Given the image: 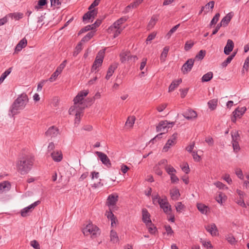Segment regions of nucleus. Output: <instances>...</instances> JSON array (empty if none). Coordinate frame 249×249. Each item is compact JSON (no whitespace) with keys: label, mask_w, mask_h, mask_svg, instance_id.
Masks as SVG:
<instances>
[{"label":"nucleus","mask_w":249,"mask_h":249,"mask_svg":"<svg viewBox=\"0 0 249 249\" xmlns=\"http://www.w3.org/2000/svg\"><path fill=\"white\" fill-rule=\"evenodd\" d=\"M89 93V91L82 90L80 91L73 99L74 105L71 106L69 110L71 115L75 114V124H78L80 122L81 117L83 115V110L85 108V104L83 100Z\"/></svg>","instance_id":"obj_1"},{"label":"nucleus","mask_w":249,"mask_h":249,"mask_svg":"<svg viewBox=\"0 0 249 249\" xmlns=\"http://www.w3.org/2000/svg\"><path fill=\"white\" fill-rule=\"evenodd\" d=\"M34 161V157L31 155H26L20 158L16 163L17 171L21 175L27 174L32 168Z\"/></svg>","instance_id":"obj_2"},{"label":"nucleus","mask_w":249,"mask_h":249,"mask_svg":"<svg viewBox=\"0 0 249 249\" xmlns=\"http://www.w3.org/2000/svg\"><path fill=\"white\" fill-rule=\"evenodd\" d=\"M29 101L28 96L25 93L18 95L14 101L10 108V112L13 116L18 114L20 110H23Z\"/></svg>","instance_id":"obj_3"},{"label":"nucleus","mask_w":249,"mask_h":249,"mask_svg":"<svg viewBox=\"0 0 249 249\" xmlns=\"http://www.w3.org/2000/svg\"><path fill=\"white\" fill-rule=\"evenodd\" d=\"M83 233L86 236L91 235L92 238H96L100 234V230L96 225L89 224L83 229Z\"/></svg>","instance_id":"obj_4"},{"label":"nucleus","mask_w":249,"mask_h":249,"mask_svg":"<svg viewBox=\"0 0 249 249\" xmlns=\"http://www.w3.org/2000/svg\"><path fill=\"white\" fill-rule=\"evenodd\" d=\"M105 49L100 50L97 53L95 59L92 66L91 72H95L99 71V68L102 66L105 56Z\"/></svg>","instance_id":"obj_5"},{"label":"nucleus","mask_w":249,"mask_h":249,"mask_svg":"<svg viewBox=\"0 0 249 249\" xmlns=\"http://www.w3.org/2000/svg\"><path fill=\"white\" fill-rule=\"evenodd\" d=\"M120 61L124 63L126 61L135 62L138 58L136 55H132L128 51L122 52L120 54Z\"/></svg>","instance_id":"obj_6"},{"label":"nucleus","mask_w":249,"mask_h":249,"mask_svg":"<svg viewBox=\"0 0 249 249\" xmlns=\"http://www.w3.org/2000/svg\"><path fill=\"white\" fill-rule=\"evenodd\" d=\"M174 124V122H169L167 120L161 121L157 126L156 130L157 132L164 131L167 132L168 129L172 127Z\"/></svg>","instance_id":"obj_7"},{"label":"nucleus","mask_w":249,"mask_h":249,"mask_svg":"<svg viewBox=\"0 0 249 249\" xmlns=\"http://www.w3.org/2000/svg\"><path fill=\"white\" fill-rule=\"evenodd\" d=\"M247 110L246 107H237L232 112V116L231 117L232 122L235 123L237 118H240L245 113Z\"/></svg>","instance_id":"obj_8"},{"label":"nucleus","mask_w":249,"mask_h":249,"mask_svg":"<svg viewBox=\"0 0 249 249\" xmlns=\"http://www.w3.org/2000/svg\"><path fill=\"white\" fill-rule=\"evenodd\" d=\"M95 154L99 157L102 163L107 167L110 168L111 167L110 160L106 154L99 151H96Z\"/></svg>","instance_id":"obj_9"},{"label":"nucleus","mask_w":249,"mask_h":249,"mask_svg":"<svg viewBox=\"0 0 249 249\" xmlns=\"http://www.w3.org/2000/svg\"><path fill=\"white\" fill-rule=\"evenodd\" d=\"M128 19V17L126 16H124L121 17L117 20H116L114 23L111 25L108 29H107V31L108 33H111V31L114 30V29H116L118 27H120V25L125 22Z\"/></svg>","instance_id":"obj_10"},{"label":"nucleus","mask_w":249,"mask_h":249,"mask_svg":"<svg viewBox=\"0 0 249 249\" xmlns=\"http://www.w3.org/2000/svg\"><path fill=\"white\" fill-rule=\"evenodd\" d=\"M194 59L192 58L189 59L182 66L181 68V71L183 74L188 73L190 72L194 64Z\"/></svg>","instance_id":"obj_11"},{"label":"nucleus","mask_w":249,"mask_h":249,"mask_svg":"<svg viewBox=\"0 0 249 249\" xmlns=\"http://www.w3.org/2000/svg\"><path fill=\"white\" fill-rule=\"evenodd\" d=\"M40 203V201L37 200L28 207L24 208L21 211V215L23 217H26L28 215V213L31 212L33 209Z\"/></svg>","instance_id":"obj_12"},{"label":"nucleus","mask_w":249,"mask_h":249,"mask_svg":"<svg viewBox=\"0 0 249 249\" xmlns=\"http://www.w3.org/2000/svg\"><path fill=\"white\" fill-rule=\"evenodd\" d=\"M177 137V133H175L172 135L171 138L167 141V142L163 148V151L164 152H167L171 146H173L176 143Z\"/></svg>","instance_id":"obj_13"},{"label":"nucleus","mask_w":249,"mask_h":249,"mask_svg":"<svg viewBox=\"0 0 249 249\" xmlns=\"http://www.w3.org/2000/svg\"><path fill=\"white\" fill-rule=\"evenodd\" d=\"M142 221L146 225H151L152 221L150 219V215L146 209H142Z\"/></svg>","instance_id":"obj_14"},{"label":"nucleus","mask_w":249,"mask_h":249,"mask_svg":"<svg viewBox=\"0 0 249 249\" xmlns=\"http://www.w3.org/2000/svg\"><path fill=\"white\" fill-rule=\"evenodd\" d=\"M196 112L192 109H188L183 113V116L186 119L193 120L197 117Z\"/></svg>","instance_id":"obj_15"},{"label":"nucleus","mask_w":249,"mask_h":249,"mask_svg":"<svg viewBox=\"0 0 249 249\" xmlns=\"http://www.w3.org/2000/svg\"><path fill=\"white\" fill-rule=\"evenodd\" d=\"M118 196L117 195L112 194L109 195L107 198V206L109 208H113V207H114L116 205L118 201Z\"/></svg>","instance_id":"obj_16"},{"label":"nucleus","mask_w":249,"mask_h":249,"mask_svg":"<svg viewBox=\"0 0 249 249\" xmlns=\"http://www.w3.org/2000/svg\"><path fill=\"white\" fill-rule=\"evenodd\" d=\"M59 130L54 126H51L45 132V135L48 137H55L58 134Z\"/></svg>","instance_id":"obj_17"},{"label":"nucleus","mask_w":249,"mask_h":249,"mask_svg":"<svg viewBox=\"0 0 249 249\" xmlns=\"http://www.w3.org/2000/svg\"><path fill=\"white\" fill-rule=\"evenodd\" d=\"M205 228L206 231L210 233L212 236H216L218 234L217 228L215 224L212 223L210 225H208L205 226Z\"/></svg>","instance_id":"obj_18"},{"label":"nucleus","mask_w":249,"mask_h":249,"mask_svg":"<svg viewBox=\"0 0 249 249\" xmlns=\"http://www.w3.org/2000/svg\"><path fill=\"white\" fill-rule=\"evenodd\" d=\"M51 155L53 160L56 162H60L63 159L62 153L60 150L53 151Z\"/></svg>","instance_id":"obj_19"},{"label":"nucleus","mask_w":249,"mask_h":249,"mask_svg":"<svg viewBox=\"0 0 249 249\" xmlns=\"http://www.w3.org/2000/svg\"><path fill=\"white\" fill-rule=\"evenodd\" d=\"M234 47V43L231 39L227 40V44L224 47V52L226 55H229L230 53L232 51Z\"/></svg>","instance_id":"obj_20"},{"label":"nucleus","mask_w":249,"mask_h":249,"mask_svg":"<svg viewBox=\"0 0 249 249\" xmlns=\"http://www.w3.org/2000/svg\"><path fill=\"white\" fill-rule=\"evenodd\" d=\"M117 67L118 64L116 63L111 64L109 67L108 70L107 71V75L105 77L107 80H108L111 77L113 73L114 72L115 70L117 68Z\"/></svg>","instance_id":"obj_21"},{"label":"nucleus","mask_w":249,"mask_h":249,"mask_svg":"<svg viewBox=\"0 0 249 249\" xmlns=\"http://www.w3.org/2000/svg\"><path fill=\"white\" fill-rule=\"evenodd\" d=\"M10 187V183L8 181L0 183V194L2 193L5 191L9 190Z\"/></svg>","instance_id":"obj_22"},{"label":"nucleus","mask_w":249,"mask_h":249,"mask_svg":"<svg viewBox=\"0 0 249 249\" xmlns=\"http://www.w3.org/2000/svg\"><path fill=\"white\" fill-rule=\"evenodd\" d=\"M170 194L172 199L174 200H178L180 196L179 190L177 188L171 189Z\"/></svg>","instance_id":"obj_23"},{"label":"nucleus","mask_w":249,"mask_h":249,"mask_svg":"<svg viewBox=\"0 0 249 249\" xmlns=\"http://www.w3.org/2000/svg\"><path fill=\"white\" fill-rule=\"evenodd\" d=\"M233 15V13L232 12H230L227 14V15L222 19L221 23H223V26L225 27L228 25V23L232 18Z\"/></svg>","instance_id":"obj_24"},{"label":"nucleus","mask_w":249,"mask_h":249,"mask_svg":"<svg viewBox=\"0 0 249 249\" xmlns=\"http://www.w3.org/2000/svg\"><path fill=\"white\" fill-rule=\"evenodd\" d=\"M27 43V40L25 38L22 39L17 45L15 48V52H18L20 51L22 48L26 46Z\"/></svg>","instance_id":"obj_25"},{"label":"nucleus","mask_w":249,"mask_h":249,"mask_svg":"<svg viewBox=\"0 0 249 249\" xmlns=\"http://www.w3.org/2000/svg\"><path fill=\"white\" fill-rule=\"evenodd\" d=\"M158 18L159 16L158 15H153L151 17V19L150 20L147 25V28L148 30H150L154 27L156 22L158 20Z\"/></svg>","instance_id":"obj_26"},{"label":"nucleus","mask_w":249,"mask_h":249,"mask_svg":"<svg viewBox=\"0 0 249 249\" xmlns=\"http://www.w3.org/2000/svg\"><path fill=\"white\" fill-rule=\"evenodd\" d=\"M181 79L173 81L169 87V92H172L181 83Z\"/></svg>","instance_id":"obj_27"},{"label":"nucleus","mask_w":249,"mask_h":249,"mask_svg":"<svg viewBox=\"0 0 249 249\" xmlns=\"http://www.w3.org/2000/svg\"><path fill=\"white\" fill-rule=\"evenodd\" d=\"M110 241L113 243H116L119 241V237L117 232L114 230H111L110 233Z\"/></svg>","instance_id":"obj_28"},{"label":"nucleus","mask_w":249,"mask_h":249,"mask_svg":"<svg viewBox=\"0 0 249 249\" xmlns=\"http://www.w3.org/2000/svg\"><path fill=\"white\" fill-rule=\"evenodd\" d=\"M7 16L11 18H14L16 20H19L23 17V14L18 12L10 13L7 15Z\"/></svg>","instance_id":"obj_29"},{"label":"nucleus","mask_w":249,"mask_h":249,"mask_svg":"<svg viewBox=\"0 0 249 249\" xmlns=\"http://www.w3.org/2000/svg\"><path fill=\"white\" fill-rule=\"evenodd\" d=\"M197 208L198 210L202 213L206 214L209 209V208L201 203H198L197 204Z\"/></svg>","instance_id":"obj_30"},{"label":"nucleus","mask_w":249,"mask_h":249,"mask_svg":"<svg viewBox=\"0 0 249 249\" xmlns=\"http://www.w3.org/2000/svg\"><path fill=\"white\" fill-rule=\"evenodd\" d=\"M213 77V73L212 72L210 71L205 74L201 78L202 82H208L210 81Z\"/></svg>","instance_id":"obj_31"},{"label":"nucleus","mask_w":249,"mask_h":249,"mask_svg":"<svg viewBox=\"0 0 249 249\" xmlns=\"http://www.w3.org/2000/svg\"><path fill=\"white\" fill-rule=\"evenodd\" d=\"M169 51V47L168 46H166L163 48V51L160 57L161 61L164 62L165 60Z\"/></svg>","instance_id":"obj_32"},{"label":"nucleus","mask_w":249,"mask_h":249,"mask_svg":"<svg viewBox=\"0 0 249 249\" xmlns=\"http://www.w3.org/2000/svg\"><path fill=\"white\" fill-rule=\"evenodd\" d=\"M208 105L209 106V107L211 110H213L215 109L217 107V99H212L210 100L208 103Z\"/></svg>","instance_id":"obj_33"},{"label":"nucleus","mask_w":249,"mask_h":249,"mask_svg":"<svg viewBox=\"0 0 249 249\" xmlns=\"http://www.w3.org/2000/svg\"><path fill=\"white\" fill-rule=\"evenodd\" d=\"M232 144L234 151L237 152L240 150V146L238 141H236V138H234L233 136L232 137Z\"/></svg>","instance_id":"obj_34"},{"label":"nucleus","mask_w":249,"mask_h":249,"mask_svg":"<svg viewBox=\"0 0 249 249\" xmlns=\"http://www.w3.org/2000/svg\"><path fill=\"white\" fill-rule=\"evenodd\" d=\"M47 4V0H39L37 4L35 6L36 10L42 9L43 7Z\"/></svg>","instance_id":"obj_35"},{"label":"nucleus","mask_w":249,"mask_h":249,"mask_svg":"<svg viewBox=\"0 0 249 249\" xmlns=\"http://www.w3.org/2000/svg\"><path fill=\"white\" fill-rule=\"evenodd\" d=\"M94 35V32H89L81 40V42H87L89 41Z\"/></svg>","instance_id":"obj_36"},{"label":"nucleus","mask_w":249,"mask_h":249,"mask_svg":"<svg viewBox=\"0 0 249 249\" xmlns=\"http://www.w3.org/2000/svg\"><path fill=\"white\" fill-rule=\"evenodd\" d=\"M206 53L205 50H201L196 55L195 57L196 60H200L203 59Z\"/></svg>","instance_id":"obj_37"},{"label":"nucleus","mask_w":249,"mask_h":249,"mask_svg":"<svg viewBox=\"0 0 249 249\" xmlns=\"http://www.w3.org/2000/svg\"><path fill=\"white\" fill-rule=\"evenodd\" d=\"M12 68H9L6 70L0 77V83L3 82L5 78L11 73Z\"/></svg>","instance_id":"obj_38"},{"label":"nucleus","mask_w":249,"mask_h":249,"mask_svg":"<svg viewBox=\"0 0 249 249\" xmlns=\"http://www.w3.org/2000/svg\"><path fill=\"white\" fill-rule=\"evenodd\" d=\"M226 239L231 245H234L237 242L235 238L231 234H229L226 235Z\"/></svg>","instance_id":"obj_39"},{"label":"nucleus","mask_w":249,"mask_h":249,"mask_svg":"<svg viewBox=\"0 0 249 249\" xmlns=\"http://www.w3.org/2000/svg\"><path fill=\"white\" fill-rule=\"evenodd\" d=\"M135 121V117L134 116H133L128 117L125 123V125L129 126L130 127H132L134 124Z\"/></svg>","instance_id":"obj_40"},{"label":"nucleus","mask_w":249,"mask_h":249,"mask_svg":"<svg viewBox=\"0 0 249 249\" xmlns=\"http://www.w3.org/2000/svg\"><path fill=\"white\" fill-rule=\"evenodd\" d=\"M214 5V1H211L208 3H207L205 6H202L201 7V9L200 11L199 12V15H200L203 11H205V9H207V6H210V9L212 10L213 8Z\"/></svg>","instance_id":"obj_41"},{"label":"nucleus","mask_w":249,"mask_h":249,"mask_svg":"<svg viewBox=\"0 0 249 249\" xmlns=\"http://www.w3.org/2000/svg\"><path fill=\"white\" fill-rule=\"evenodd\" d=\"M165 169L167 173L169 175H174L176 172V169L171 165H169L165 167Z\"/></svg>","instance_id":"obj_42"},{"label":"nucleus","mask_w":249,"mask_h":249,"mask_svg":"<svg viewBox=\"0 0 249 249\" xmlns=\"http://www.w3.org/2000/svg\"><path fill=\"white\" fill-rule=\"evenodd\" d=\"M148 228V231L151 234H155V233L157 231V228L154 226V225L151 222V225H146Z\"/></svg>","instance_id":"obj_43"},{"label":"nucleus","mask_w":249,"mask_h":249,"mask_svg":"<svg viewBox=\"0 0 249 249\" xmlns=\"http://www.w3.org/2000/svg\"><path fill=\"white\" fill-rule=\"evenodd\" d=\"M160 207L166 214H169V213L171 211V207L169 202H168L167 205H163V206H160Z\"/></svg>","instance_id":"obj_44"},{"label":"nucleus","mask_w":249,"mask_h":249,"mask_svg":"<svg viewBox=\"0 0 249 249\" xmlns=\"http://www.w3.org/2000/svg\"><path fill=\"white\" fill-rule=\"evenodd\" d=\"M176 209L178 213H181L182 211L185 208V206L181 202L177 203L176 206Z\"/></svg>","instance_id":"obj_45"},{"label":"nucleus","mask_w":249,"mask_h":249,"mask_svg":"<svg viewBox=\"0 0 249 249\" xmlns=\"http://www.w3.org/2000/svg\"><path fill=\"white\" fill-rule=\"evenodd\" d=\"M52 6L59 8L61 5V0H50Z\"/></svg>","instance_id":"obj_46"},{"label":"nucleus","mask_w":249,"mask_h":249,"mask_svg":"<svg viewBox=\"0 0 249 249\" xmlns=\"http://www.w3.org/2000/svg\"><path fill=\"white\" fill-rule=\"evenodd\" d=\"M143 0H135L134 2L131 3L130 5L132 9L137 8Z\"/></svg>","instance_id":"obj_47"},{"label":"nucleus","mask_w":249,"mask_h":249,"mask_svg":"<svg viewBox=\"0 0 249 249\" xmlns=\"http://www.w3.org/2000/svg\"><path fill=\"white\" fill-rule=\"evenodd\" d=\"M219 17L220 14H216L211 21L210 26H211L212 25L216 24L217 22L218 21Z\"/></svg>","instance_id":"obj_48"},{"label":"nucleus","mask_w":249,"mask_h":249,"mask_svg":"<svg viewBox=\"0 0 249 249\" xmlns=\"http://www.w3.org/2000/svg\"><path fill=\"white\" fill-rule=\"evenodd\" d=\"M194 45V43L193 42H192L191 41H187L184 45V50L186 51H189Z\"/></svg>","instance_id":"obj_49"},{"label":"nucleus","mask_w":249,"mask_h":249,"mask_svg":"<svg viewBox=\"0 0 249 249\" xmlns=\"http://www.w3.org/2000/svg\"><path fill=\"white\" fill-rule=\"evenodd\" d=\"M157 202L159 203L160 206H163V205H167L168 201L167 197L164 196L163 198H160L159 200H157Z\"/></svg>","instance_id":"obj_50"},{"label":"nucleus","mask_w":249,"mask_h":249,"mask_svg":"<svg viewBox=\"0 0 249 249\" xmlns=\"http://www.w3.org/2000/svg\"><path fill=\"white\" fill-rule=\"evenodd\" d=\"M60 73L58 72V71H57L56 70L52 74L50 78L49 79V80L50 82H53L54 80L56 79L57 77L60 74Z\"/></svg>","instance_id":"obj_51"},{"label":"nucleus","mask_w":249,"mask_h":249,"mask_svg":"<svg viewBox=\"0 0 249 249\" xmlns=\"http://www.w3.org/2000/svg\"><path fill=\"white\" fill-rule=\"evenodd\" d=\"M123 29L121 27H118L116 29H114V30L112 31L114 32L113 37L114 38L118 36L122 32Z\"/></svg>","instance_id":"obj_52"},{"label":"nucleus","mask_w":249,"mask_h":249,"mask_svg":"<svg viewBox=\"0 0 249 249\" xmlns=\"http://www.w3.org/2000/svg\"><path fill=\"white\" fill-rule=\"evenodd\" d=\"M232 56H229L227 59L222 63V66L223 67H226L228 64L230 63L232 60Z\"/></svg>","instance_id":"obj_53"},{"label":"nucleus","mask_w":249,"mask_h":249,"mask_svg":"<svg viewBox=\"0 0 249 249\" xmlns=\"http://www.w3.org/2000/svg\"><path fill=\"white\" fill-rule=\"evenodd\" d=\"M164 227L168 235H171L173 233L174 231L170 225H165Z\"/></svg>","instance_id":"obj_54"},{"label":"nucleus","mask_w":249,"mask_h":249,"mask_svg":"<svg viewBox=\"0 0 249 249\" xmlns=\"http://www.w3.org/2000/svg\"><path fill=\"white\" fill-rule=\"evenodd\" d=\"M214 185H215L217 188L221 189H223L225 187L226 189H228L227 187H226V185L224 184L223 183L220 181H216L214 183Z\"/></svg>","instance_id":"obj_55"},{"label":"nucleus","mask_w":249,"mask_h":249,"mask_svg":"<svg viewBox=\"0 0 249 249\" xmlns=\"http://www.w3.org/2000/svg\"><path fill=\"white\" fill-rule=\"evenodd\" d=\"M90 30H93L91 25H89L82 28L78 34H82L83 33L89 31Z\"/></svg>","instance_id":"obj_56"},{"label":"nucleus","mask_w":249,"mask_h":249,"mask_svg":"<svg viewBox=\"0 0 249 249\" xmlns=\"http://www.w3.org/2000/svg\"><path fill=\"white\" fill-rule=\"evenodd\" d=\"M30 244L34 249H40V245L37 241L35 240L32 241Z\"/></svg>","instance_id":"obj_57"},{"label":"nucleus","mask_w":249,"mask_h":249,"mask_svg":"<svg viewBox=\"0 0 249 249\" xmlns=\"http://www.w3.org/2000/svg\"><path fill=\"white\" fill-rule=\"evenodd\" d=\"M225 196L222 193H220L216 197V200L219 203L222 204L223 202V197Z\"/></svg>","instance_id":"obj_58"},{"label":"nucleus","mask_w":249,"mask_h":249,"mask_svg":"<svg viewBox=\"0 0 249 249\" xmlns=\"http://www.w3.org/2000/svg\"><path fill=\"white\" fill-rule=\"evenodd\" d=\"M112 209V208L110 207V208H109V211H107V212H106V215H107V216L108 219L115 216L111 211Z\"/></svg>","instance_id":"obj_59"},{"label":"nucleus","mask_w":249,"mask_h":249,"mask_svg":"<svg viewBox=\"0 0 249 249\" xmlns=\"http://www.w3.org/2000/svg\"><path fill=\"white\" fill-rule=\"evenodd\" d=\"M154 171L155 173L159 176H161L162 174V170L160 169L158 165H156L154 167Z\"/></svg>","instance_id":"obj_60"},{"label":"nucleus","mask_w":249,"mask_h":249,"mask_svg":"<svg viewBox=\"0 0 249 249\" xmlns=\"http://www.w3.org/2000/svg\"><path fill=\"white\" fill-rule=\"evenodd\" d=\"M92 12H88L85 14L83 17V20L84 21H86L88 19H90L91 18L90 14Z\"/></svg>","instance_id":"obj_61"},{"label":"nucleus","mask_w":249,"mask_h":249,"mask_svg":"<svg viewBox=\"0 0 249 249\" xmlns=\"http://www.w3.org/2000/svg\"><path fill=\"white\" fill-rule=\"evenodd\" d=\"M180 24H178L176 25H175L174 27H173L168 33L167 35L171 36L173 33L175 32L176 30L178 29V28L179 27Z\"/></svg>","instance_id":"obj_62"},{"label":"nucleus","mask_w":249,"mask_h":249,"mask_svg":"<svg viewBox=\"0 0 249 249\" xmlns=\"http://www.w3.org/2000/svg\"><path fill=\"white\" fill-rule=\"evenodd\" d=\"M101 20L97 19L93 24H91V26L93 30L99 27L101 24Z\"/></svg>","instance_id":"obj_63"},{"label":"nucleus","mask_w":249,"mask_h":249,"mask_svg":"<svg viewBox=\"0 0 249 249\" xmlns=\"http://www.w3.org/2000/svg\"><path fill=\"white\" fill-rule=\"evenodd\" d=\"M249 68V55L246 58L244 65L243 68L245 69L246 71L248 70Z\"/></svg>","instance_id":"obj_64"}]
</instances>
